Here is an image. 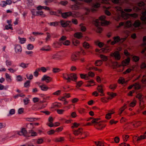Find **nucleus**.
<instances>
[{
    "label": "nucleus",
    "mask_w": 146,
    "mask_h": 146,
    "mask_svg": "<svg viewBox=\"0 0 146 146\" xmlns=\"http://www.w3.org/2000/svg\"><path fill=\"white\" fill-rule=\"evenodd\" d=\"M92 22L95 26L98 28L97 31L99 33H101L102 30V29L100 27V26L107 25L110 23L109 22L106 20V17L105 16H100L99 19H94Z\"/></svg>",
    "instance_id": "f257e3e1"
},
{
    "label": "nucleus",
    "mask_w": 146,
    "mask_h": 146,
    "mask_svg": "<svg viewBox=\"0 0 146 146\" xmlns=\"http://www.w3.org/2000/svg\"><path fill=\"white\" fill-rule=\"evenodd\" d=\"M18 134L20 135H23L25 137L28 138L31 136H34L37 135V133L31 129L27 132L25 129L23 128L19 132Z\"/></svg>",
    "instance_id": "f03ea898"
},
{
    "label": "nucleus",
    "mask_w": 146,
    "mask_h": 146,
    "mask_svg": "<svg viewBox=\"0 0 146 146\" xmlns=\"http://www.w3.org/2000/svg\"><path fill=\"white\" fill-rule=\"evenodd\" d=\"M63 78L67 80V82H69L71 81H75L77 79L76 75L74 73H72L69 75L67 74H64L62 75Z\"/></svg>",
    "instance_id": "7ed1b4c3"
},
{
    "label": "nucleus",
    "mask_w": 146,
    "mask_h": 146,
    "mask_svg": "<svg viewBox=\"0 0 146 146\" xmlns=\"http://www.w3.org/2000/svg\"><path fill=\"white\" fill-rule=\"evenodd\" d=\"M98 119H94L92 121V123L94 124L95 127L98 129H102L104 127L106 124L103 122L98 121Z\"/></svg>",
    "instance_id": "20e7f679"
},
{
    "label": "nucleus",
    "mask_w": 146,
    "mask_h": 146,
    "mask_svg": "<svg viewBox=\"0 0 146 146\" xmlns=\"http://www.w3.org/2000/svg\"><path fill=\"white\" fill-rule=\"evenodd\" d=\"M113 41H112L111 40H110L107 41L108 44H110L111 45H113L116 43L118 42H121L124 41L125 38H121L118 36H114L113 38Z\"/></svg>",
    "instance_id": "39448f33"
},
{
    "label": "nucleus",
    "mask_w": 146,
    "mask_h": 146,
    "mask_svg": "<svg viewBox=\"0 0 146 146\" xmlns=\"http://www.w3.org/2000/svg\"><path fill=\"white\" fill-rule=\"evenodd\" d=\"M73 133L74 135H80L84 136L81 138H80L82 139L88 135V133L82 131V129L81 128H79L76 130H74Z\"/></svg>",
    "instance_id": "423d86ee"
},
{
    "label": "nucleus",
    "mask_w": 146,
    "mask_h": 146,
    "mask_svg": "<svg viewBox=\"0 0 146 146\" xmlns=\"http://www.w3.org/2000/svg\"><path fill=\"white\" fill-rule=\"evenodd\" d=\"M67 39V37L64 36H63L59 39V42H55L53 43V46L55 48H57L59 47L62 44V41H64Z\"/></svg>",
    "instance_id": "0eeeda50"
},
{
    "label": "nucleus",
    "mask_w": 146,
    "mask_h": 146,
    "mask_svg": "<svg viewBox=\"0 0 146 146\" xmlns=\"http://www.w3.org/2000/svg\"><path fill=\"white\" fill-rule=\"evenodd\" d=\"M143 12H144V11H142L141 13L142 15L141 16L140 19L142 21L143 23L144 24L146 25V24L144 23L141 19V17L143 16L142 13ZM143 42L141 46L142 48H143V50L141 51V53L143 54H144L145 51L146 50V36H145L143 37Z\"/></svg>",
    "instance_id": "6e6552de"
},
{
    "label": "nucleus",
    "mask_w": 146,
    "mask_h": 146,
    "mask_svg": "<svg viewBox=\"0 0 146 146\" xmlns=\"http://www.w3.org/2000/svg\"><path fill=\"white\" fill-rule=\"evenodd\" d=\"M133 24L130 21H127L125 22H121L119 23L117 28H119L121 26H124L125 27L130 28L132 27Z\"/></svg>",
    "instance_id": "1a4fd4ad"
},
{
    "label": "nucleus",
    "mask_w": 146,
    "mask_h": 146,
    "mask_svg": "<svg viewBox=\"0 0 146 146\" xmlns=\"http://www.w3.org/2000/svg\"><path fill=\"white\" fill-rule=\"evenodd\" d=\"M62 16L63 18L64 19L70 16H71L73 17L74 18L76 17H78L77 15L76 14H74L70 11L63 13L62 14Z\"/></svg>",
    "instance_id": "9d476101"
},
{
    "label": "nucleus",
    "mask_w": 146,
    "mask_h": 146,
    "mask_svg": "<svg viewBox=\"0 0 146 146\" xmlns=\"http://www.w3.org/2000/svg\"><path fill=\"white\" fill-rule=\"evenodd\" d=\"M133 26L134 28L138 29H140L142 28L141 23L139 20L135 21L133 23Z\"/></svg>",
    "instance_id": "9b49d317"
},
{
    "label": "nucleus",
    "mask_w": 146,
    "mask_h": 146,
    "mask_svg": "<svg viewBox=\"0 0 146 146\" xmlns=\"http://www.w3.org/2000/svg\"><path fill=\"white\" fill-rule=\"evenodd\" d=\"M111 55L116 60H119L121 58L120 54L118 51H115L114 52L112 53Z\"/></svg>",
    "instance_id": "f8f14e48"
},
{
    "label": "nucleus",
    "mask_w": 146,
    "mask_h": 146,
    "mask_svg": "<svg viewBox=\"0 0 146 146\" xmlns=\"http://www.w3.org/2000/svg\"><path fill=\"white\" fill-rule=\"evenodd\" d=\"M130 60V58L129 57L123 61L122 62V64L123 66H126L129 64Z\"/></svg>",
    "instance_id": "ddd939ff"
},
{
    "label": "nucleus",
    "mask_w": 146,
    "mask_h": 146,
    "mask_svg": "<svg viewBox=\"0 0 146 146\" xmlns=\"http://www.w3.org/2000/svg\"><path fill=\"white\" fill-rule=\"evenodd\" d=\"M42 81H45L47 83L50 82L51 80V78L46 75H44L41 79Z\"/></svg>",
    "instance_id": "4468645a"
},
{
    "label": "nucleus",
    "mask_w": 146,
    "mask_h": 146,
    "mask_svg": "<svg viewBox=\"0 0 146 146\" xmlns=\"http://www.w3.org/2000/svg\"><path fill=\"white\" fill-rule=\"evenodd\" d=\"M70 21H65L61 20L60 21V23L61 25L63 27H67L69 25V23H70Z\"/></svg>",
    "instance_id": "2eb2a0df"
},
{
    "label": "nucleus",
    "mask_w": 146,
    "mask_h": 146,
    "mask_svg": "<svg viewBox=\"0 0 146 146\" xmlns=\"http://www.w3.org/2000/svg\"><path fill=\"white\" fill-rule=\"evenodd\" d=\"M43 12L42 11H37L36 13H33V15H40L42 17H44L45 16V15L43 14Z\"/></svg>",
    "instance_id": "dca6fc26"
},
{
    "label": "nucleus",
    "mask_w": 146,
    "mask_h": 146,
    "mask_svg": "<svg viewBox=\"0 0 146 146\" xmlns=\"http://www.w3.org/2000/svg\"><path fill=\"white\" fill-rule=\"evenodd\" d=\"M38 85L40 88L41 90L44 91H46L48 90L49 88L47 87L45 85H40V83H37Z\"/></svg>",
    "instance_id": "f3484780"
},
{
    "label": "nucleus",
    "mask_w": 146,
    "mask_h": 146,
    "mask_svg": "<svg viewBox=\"0 0 146 146\" xmlns=\"http://www.w3.org/2000/svg\"><path fill=\"white\" fill-rule=\"evenodd\" d=\"M83 45L84 47L86 49H91L92 48L91 46L89 44L86 42H84L83 43Z\"/></svg>",
    "instance_id": "a211bd4d"
},
{
    "label": "nucleus",
    "mask_w": 146,
    "mask_h": 146,
    "mask_svg": "<svg viewBox=\"0 0 146 146\" xmlns=\"http://www.w3.org/2000/svg\"><path fill=\"white\" fill-rule=\"evenodd\" d=\"M15 50L16 53L19 52H21L22 51L21 46L19 44L16 45L15 47Z\"/></svg>",
    "instance_id": "6ab92c4d"
},
{
    "label": "nucleus",
    "mask_w": 146,
    "mask_h": 146,
    "mask_svg": "<svg viewBox=\"0 0 146 146\" xmlns=\"http://www.w3.org/2000/svg\"><path fill=\"white\" fill-rule=\"evenodd\" d=\"M136 101L135 100H133L131 102L129 103V102H127V104L131 107H133L135 106L136 103Z\"/></svg>",
    "instance_id": "aec40b11"
},
{
    "label": "nucleus",
    "mask_w": 146,
    "mask_h": 146,
    "mask_svg": "<svg viewBox=\"0 0 146 146\" xmlns=\"http://www.w3.org/2000/svg\"><path fill=\"white\" fill-rule=\"evenodd\" d=\"M112 65L113 68L119 67L121 66V64L117 62H112Z\"/></svg>",
    "instance_id": "412c9836"
},
{
    "label": "nucleus",
    "mask_w": 146,
    "mask_h": 146,
    "mask_svg": "<svg viewBox=\"0 0 146 146\" xmlns=\"http://www.w3.org/2000/svg\"><path fill=\"white\" fill-rule=\"evenodd\" d=\"M97 90L99 92L101 93V96H102L104 95L103 89L102 86H98L97 88Z\"/></svg>",
    "instance_id": "4be33fe9"
},
{
    "label": "nucleus",
    "mask_w": 146,
    "mask_h": 146,
    "mask_svg": "<svg viewBox=\"0 0 146 146\" xmlns=\"http://www.w3.org/2000/svg\"><path fill=\"white\" fill-rule=\"evenodd\" d=\"M95 44L96 45L98 46L100 48H101L103 47L104 45L103 43L100 42L98 40L96 41H95Z\"/></svg>",
    "instance_id": "5701e85b"
},
{
    "label": "nucleus",
    "mask_w": 146,
    "mask_h": 146,
    "mask_svg": "<svg viewBox=\"0 0 146 146\" xmlns=\"http://www.w3.org/2000/svg\"><path fill=\"white\" fill-rule=\"evenodd\" d=\"M28 65L29 64H25L23 62H22L19 64V66L23 69H25L28 67Z\"/></svg>",
    "instance_id": "b1692460"
},
{
    "label": "nucleus",
    "mask_w": 146,
    "mask_h": 146,
    "mask_svg": "<svg viewBox=\"0 0 146 146\" xmlns=\"http://www.w3.org/2000/svg\"><path fill=\"white\" fill-rule=\"evenodd\" d=\"M79 26L80 27V30L82 31L85 32L86 31V27L84 26L83 24L82 23L80 24Z\"/></svg>",
    "instance_id": "393cba45"
},
{
    "label": "nucleus",
    "mask_w": 146,
    "mask_h": 146,
    "mask_svg": "<svg viewBox=\"0 0 146 146\" xmlns=\"http://www.w3.org/2000/svg\"><path fill=\"white\" fill-rule=\"evenodd\" d=\"M146 137V131L144 134L143 135H141L139 137H137V141H139L142 139H144Z\"/></svg>",
    "instance_id": "a878e982"
},
{
    "label": "nucleus",
    "mask_w": 146,
    "mask_h": 146,
    "mask_svg": "<svg viewBox=\"0 0 146 146\" xmlns=\"http://www.w3.org/2000/svg\"><path fill=\"white\" fill-rule=\"evenodd\" d=\"M82 34L81 33H77L74 35V37L78 38H80L82 37Z\"/></svg>",
    "instance_id": "bb28decb"
},
{
    "label": "nucleus",
    "mask_w": 146,
    "mask_h": 146,
    "mask_svg": "<svg viewBox=\"0 0 146 146\" xmlns=\"http://www.w3.org/2000/svg\"><path fill=\"white\" fill-rule=\"evenodd\" d=\"M18 38L19 40L20 43L21 44L24 43L26 40V38H21L19 36Z\"/></svg>",
    "instance_id": "cd10ccee"
},
{
    "label": "nucleus",
    "mask_w": 146,
    "mask_h": 146,
    "mask_svg": "<svg viewBox=\"0 0 146 146\" xmlns=\"http://www.w3.org/2000/svg\"><path fill=\"white\" fill-rule=\"evenodd\" d=\"M95 144L97 146H104V143L103 141H99L94 142Z\"/></svg>",
    "instance_id": "c85d7f7f"
},
{
    "label": "nucleus",
    "mask_w": 146,
    "mask_h": 146,
    "mask_svg": "<svg viewBox=\"0 0 146 146\" xmlns=\"http://www.w3.org/2000/svg\"><path fill=\"white\" fill-rule=\"evenodd\" d=\"M114 113V112L113 111H111L110 113H108L106 115V118L107 119H109L111 118V115Z\"/></svg>",
    "instance_id": "c756f323"
},
{
    "label": "nucleus",
    "mask_w": 146,
    "mask_h": 146,
    "mask_svg": "<svg viewBox=\"0 0 146 146\" xmlns=\"http://www.w3.org/2000/svg\"><path fill=\"white\" fill-rule=\"evenodd\" d=\"M108 94L109 96V99H111L116 96V94L112 92H108Z\"/></svg>",
    "instance_id": "7c9ffc66"
},
{
    "label": "nucleus",
    "mask_w": 146,
    "mask_h": 146,
    "mask_svg": "<svg viewBox=\"0 0 146 146\" xmlns=\"http://www.w3.org/2000/svg\"><path fill=\"white\" fill-rule=\"evenodd\" d=\"M52 57L53 59L58 60L60 59V56L58 54H54L52 55Z\"/></svg>",
    "instance_id": "2f4dec72"
},
{
    "label": "nucleus",
    "mask_w": 146,
    "mask_h": 146,
    "mask_svg": "<svg viewBox=\"0 0 146 146\" xmlns=\"http://www.w3.org/2000/svg\"><path fill=\"white\" fill-rule=\"evenodd\" d=\"M118 82L119 84H124L125 83V79L122 78H120L118 80Z\"/></svg>",
    "instance_id": "473e14b6"
},
{
    "label": "nucleus",
    "mask_w": 146,
    "mask_h": 146,
    "mask_svg": "<svg viewBox=\"0 0 146 146\" xmlns=\"http://www.w3.org/2000/svg\"><path fill=\"white\" fill-rule=\"evenodd\" d=\"M72 43L74 45L76 46L79 43V41L78 40L74 38L72 40Z\"/></svg>",
    "instance_id": "72a5a7b5"
},
{
    "label": "nucleus",
    "mask_w": 146,
    "mask_h": 146,
    "mask_svg": "<svg viewBox=\"0 0 146 146\" xmlns=\"http://www.w3.org/2000/svg\"><path fill=\"white\" fill-rule=\"evenodd\" d=\"M87 84L86 85V86L90 87L92 86L91 84L94 83V81L93 80H90L87 82Z\"/></svg>",
    "instance_id": "f704fd0d"
},
{
    "label": "nucleus",
    "mask_w": 146,
    "mask_h": 146,
    "mask_svg": "<svg viewBox=\"0 0 146 146\" xmlns=\"http://www.w3.org/2000/svg\"><path fill=\"white\" fill-rule=\"evenodd\" d=\"M6 78L7 79V80L8 82H10L11 81V76L7 73H6L5 74Z\"/></svg>",
    "instance_id": "c9c22d12"
},
{
    "label": "nucleus",
    "mask_w": 146,
    "mask_h": 146,
    "mask_svg": "<svg viewBox=\"0 0 146 146\" xmlns=\"http://www.w3.org/2000/svg\"><path fill=\"white\" fill-rule=\"evenodd\" d=\"M48 24H50V26H53L55 27L58 25V23L56 21L54 22H50V23H48Z\"/></svg>",
    "instance_id": "e433bc0d"
},
{
    "label": "nucleus",
    "mask_w": 146,
    "mask_h": 146,
    "mask_svg": "<svg viewBox=\"0 0 146 146\" xmlns=\"http://www.w3.org/2000/svg\"><path fill=\"white\" fill-rule=\"evenodd\" d=\"M102 64V61L100 60L96 61L95 62V65L97 66H99Z\"/></svg>",
    "instance_id": "4c0bfd02"
},
{
    "label": "nucleus",
    "mask_w": 146,
    "mask_h": 146,
    "mask_svg": "<svg viewBox=\"0 0 146 146\" xmlns=\"http://www.w3.org/2000/svg\"><path fill=\"white\" fill-rule=\"evenodd\" d=\"M126 108V105L125 104L124 106L121 108L119 110V115H121L124 110Z\"/></svg>",
    "instance_id": "58836bf2"
},
{
    "label": "nucleus",
    "mask_w": 146,
    "mask_h": 146,
    "mask_svg": "<svg viewBox=\"0 0 146 146\" xmlns=\"http://www.w3.org/2000/svg\"><path fill=\"white\" fill-rule=\"evenodd\" d=\"M23 102L24 103V105H27L30 101V100L27 98H26L24 99L23 100Z\"/></svg>",
    "instance_id": "ea45409f"
},
{
    "label": "nucleus",
    "mask_w": 146,
    "mask_h": 146,
    "mask_svg": "<svg viewBox=\"0 0 146 146\" xmlns=\"http://www.w3.org/2000/svg\"><path fill=\"white\" fill-rule=\"evenodd\" d=\"M80 76L82 79H84L85 80H88V76L86 75H84L83 74H80Z\"/></svg>",
    "instance_id": "a19ab883"
},
{
    "label": "nucleus",
    "mask_w": 146,
    "mask_h": 146,
    "mask_svg": "<svg viewBox=\"0 0 146 146\" xmlns=\"http://www.w3.org/2000/svg\"><path fill=\"white\" fill-rule=\"evenodd\" d=\"M33 46L31 44H29L27 46V49L29 50H32L33 49Z\"/></svg>",
    "instance_id": "79ce46f5"
},
{
    "label": "nucleus",
    "mask_w": 146,
    "mask_h": 146,
    "mask_svg": "<svg viewBox=\"0 0 146 146\" xmlns=\"http://www.w3.org/2000/svg\"><path fill=\"white\" fill-rule=\"evenodd\" d=\"M132 70V69L131 68H128L126 70L123 72V74H125L129 73Z\"/></svg>",
    "instance_id": "37998d69"
},
{
    "label": "nucleus",
    "mask_w": 146,
    "mask_h": 146,
    "mask_svg": "<svg viewBox=\"0 0 146 146\" xmlns=\"http://www.w3.org/2000/svg\"><path fill=\"white\" fill-rule=\"evenodd\" d=\"M62 44L68 46L70 44V42L68 40H66V41H62Z\"/></svg>",
    "instance_id": "c03bdc74"
},
{
    "label": "nucleus",
    "mask_w": 146,
    "mask_h": 146,
    "mask_svg": "<svg viewBox=\"0 0 146 146\" xmlns=\"http://www.w3.org/2000/svg\"><path fill=\"white\" fill-rule=\"evenodd\" d=\"M100 57L103 61H106L108 60L107 57L103 55H101Z\"/></svg>",
    "instance_id": "a18cd8bd"
},
{
    "label": "nucleus",
    "mask_w": 146,
    "mask_h": 146,
    "mask_svg": "<svg viewBox=\"0 0 146 146\" xmlns=\"http://www.w3.org/2000/svg\"><path fill=\"white\" fill-rule=\"evenodd\" d=\"M16 80L18 82L22 81L23 80V78L21 75H18L17 76Z\"/></svg>",
    "instance_id": "49530a36"
},
{
    "label": "nucleus",
    "mask_w": 146,
    "mask_h": 146,
    "mask_svg": "<svg viewBox=\"0 0 146 146\" xmlns=\"http://www.w3.org/2000/svg\"><path fill=\"white\" fill-rule=\"evenodd\" d=\"M71 59L72 61H75L78 59V58L75 55L73 54L71 56Z\"/></svg>",
    "instance_id": "de8ad7c7"
},
{
    "label": "nucleus",
    "mask_w": 146,
    "mask_h": 146,
    "mask_svg": "<svg viewBox=\"0 0 146 146\" xmlns=\"http://www.w3.org/2000/svg\"><path fill=\"white\" fill-rule=\"evenodd\" d=\"M133 60L134 61H135V62H137L139 60V57H138L137 56H133Z\"/></svg>",
    "instance_id": "09e8293b"
},
{
    "label": "nucleus",
    "mask_w": 146,
    "mask_h": 146,
    "mask_svg": "<svg viewBox=\"0 0 146 146\" xmlns=\"http://www.w3.org/2000/svg\"><path fill=\"white\" fill-rule=\"evenodd\" d=\"M117 86V85L116 84H113L111 85L110 86V88L113 90H115Z\"/></svg>",
    "instance_id": "8fccbe9b"
},
{
    "label": "nucleus",
    "mask_w": 146,
    "mask_h": 146,
    "mask_svg": "<svg viewBox=\"0 0 146 146\" xmlns=\"http://www.w3.org/2000/svg\"><path fill=\"white\" fill-rule=\"evenodd\" d=\"M124 54L127 57H129V56L131 55L130 53L128 52L127 50H124Z\"/></svg>",
    "instance_id": "3c124183"
},
{
    "label": "nucleus",
    "mask_w": 146,
    "mask_h": 146,
    "mask_svg": "<svg viewBox=\"0 0 146 146\" xmlns=\"http://www.w3.org/2000/svg\"><path fill=\"white\" fill-rule=\"evenodd\" d=\"M80 124L79 123H74L73 124V125L71 126V128L73 129L74 127H77Z\"/></svg>",
    "instance_id": "603ef678"
},
{
    "label": "nucleus",
    "mask_w": 146,
    "mask_h": 146,
    "mask_svg": "<svg viewBox=\"0 0 146 146\" xmlns=\"http://www.w3.org/2000/svg\"><path fill=\"white\" fill-rule=\"evenodd\" d=\"M26 77L28 79L31 80L33 78V76L32 74H30L29 76L28 74H27L26 75Z\"/></svg>",
    "instance_id": "864d4df0"
},
{
    "label": "nucleus",
    "mask_w": 146,
    "mask_h": 146,
    "mask_svg": "<svg viewBox=\"0 0 146 146\" xmlns=\"http://www.w3.org/2000/svg\"><path fill=\"white\" fill-rule=\"evenodd\" d=\"M60 71V69L57 68H54L52 71L54 73L58 72Z\"/></svg>",
    "instance_id": "5fc2aeb1"
},
{
    "label": "nucleus",
    "mask_w": 146,
    "mask_h": 146,
    "mask_svg": "<svg viewBox=\"0 0 146 146\" xmlns=\"http://www.w3.org/2000/svg\"><path fill=\"white\" fill-rule=\"evenodd\" d=\"M6 64L7 66H10L12 64V62L11 61L7 60L6 61Z\"/></svg>",
    "instance_id": "6e6d98bb"
},
{
    "label": "nucleus",
    "mask_w": 146,
    "mask_h": 146,
    "mask_svg": "<svg viewBox=\"0 0 146 146\" xmlns=\"http://www.w3.org/2000/svg\"><path fill=\"white\" fill-rule=\"evenodd\" d=\"M43 141V139L42 138L38 139L36 141V143L38 144H41L42 143Z\"/></svg>",
    "instance_id": "4d7b16f0"
},
{
    "label": "nucleus",
    "mask_w": 146,
    "mask_h": 146,
    "mask_svg": "<svg viewBox=\"0 0 146 146\" xmlns=\"http://www.w3.org/2000/svg\"><path fill=\"white\" fill-rule=\"evenodd\" d=\"M30 83V81L29 80H27L26 82L24 83V86L25 87L27 88L29 86V84Z\"/></svg>",
    "instance_id": "13d9d810"
},
{
    "label": "nucleus",
    "mask_w": 146,
    "mask_h": 146,
    "mask_svg": "<svg viewBox=\"0 0 146 146\" xmlns=\"http://www.w3.org/2000/svg\"><path fill=\"white\" fill-rule=\"evenodd\" d=\"M64 110H57V113L59 114H61L63 113L64 111Z\"/></svg>",
    "instance_id": "bf43d9fd"
},
{
    "label": "nucleus",
    "mask_w": 146,
    "mask_h": 146,
    "mask_svg": "<svg viewBox=\"0 0 146 146\" xmlns=\"http://www.w3.org/2000/svg\"><path fill=\"white\" fill-rule=\"evenodd\" d=\"M64 140V138L60 137L59 138H57L56 139V141L58 142H62Z\"/></svg>",
    "instance_id": "052dcab7"
},
{
    "label": "nucleus",
    "mask_w": 146,
    "mask_h": 146,
    "mask_svg": "<svg viewBox=\"0 0 146 146\" xmlns=\"http://www.w3.org/2000/svg\"><path fill=\"white\" fill-rule=\"evenodd\" d=\"M63 96L65 98H68L70 97V95L69 93H65L63 94Z\"/></svg>",
    "instance_id": "680f3d73"
},
{
    "label": "nucleus",
    "mask_w": 146,
    "mask_h": 146,
    "mask_svg": "<svg viewBox=\"0 0 146 146\" xmlns=\"http://www.w3.org/2000/svg\"><path fill=\"white\" fill-rule=\"evenodd\" d=\"M83 84V82L82 81H80L77 83V86L78 87H80Z\"/></svg>",
    "instance_id": "e2e57ef3"
},
{
    "label": "nucleus",
    "mask_w": 146,
    "mask_h": 146,
    "mask_svg": "<svg viewBox=\"0 0 146 146\" xmlns=\"http://www.w3.org/2000/svg\"><path fill=\"white\" fill-rule=\"evenodd\" d=\"M78 7L76 5H73L72 6L71 8L74 10H76L78 8Z\"/></svg>",
    "instance_id": "0e129e2a"
},
{
    "label": "nucleus",
    "mask_w": 146,
    "mask_h": 146,
    "mask_svg": "<svg viewBox=\"0 0 146 146\" xmlns=\"http://www.w3.org/2000/svg\"><path fill=\"white\" fill-rule=\"evenodd\" d=\"M72 22L74 24L77 25L78 24V21L76 19H72Z\"/></svg>",
    "instance_id": "69168bd1"
},
{
    "label": "nucleus",
    "mask_w": 146,
    "mask_h": 146,
    "mask_svg": "<svg viewBox=\"0 0 146 146\" xmlns=\"http://www.w3.org/2000/svg\"><path fill=\"white\" fill-rule=\"evenodd\" d=\"M27 2L28 4L30 5H32L34 4L33 0H28Z\"/></svg>",
    "instance_id": "338daca9"
},
{
    "label": "nucleus",
    "mask_w": 146,
    "mask_h": 146,
    "mask_svg": "<svg viewBox=\"0 0 146 146\" xmlns=\"http://www.w3.org/2000/svg\"><path fill=\"white\" fill-rule=\"evenodd\" d=\"M24 109L23 108H20L18 110V113L19 114H21L23 112Z\"/></svg>",
    "instance_id": "774afa93"
}]
</instances>
